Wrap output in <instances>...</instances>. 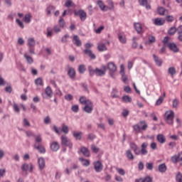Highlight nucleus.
<instances>
[{
  "instance_id": "f257e3e1",
  "label": "nucleus",
  "mask_w": 182,
  "mask_h": 182,
  "mask_svg": "<svg viewBox=\"0 0 182 182\" xmlns=\"http://www.w3.org/2000/svg\"><path fill=\"white\" fill-rule=\"evenodd\" d=\"M130 149L132 150H133V151L134 152V154H136V156H140V154H142V156H146V154H147V153H149V151H147V146H149V144H147V142H144L141 147V150L140 149H139V146H137V144H136V143L134 142H131L130 144Z\"/></svg>"
},
{
  "instance_id": "f03ea898",
  "label": "nucleus",
  "mask_w": 182,
  "mask_h": 182,
  "mask_svg": "<svg viewBox=\"0 0 182 182\" xmlns=\"http://www.w3.org/2000/svg\"><path fill=\"white\" fill-rule=\"evenodd\" d=\"M27 44L28 46L29 53L31 55H36L35 53V46H36V41L33 38H28L27 39Z\"/></svg>"
},
{
  "instance_id": "7ed1b4c3",
  "label": "nucleus",
  "mask_w": 182,
  "mask_h": 182,
  "mask_svg": "<svg viewBox=\"0 0 182 182\" xmlns=\"http://www.w3.org/2000/svg\"><path fill=\"white\" fill-rule=\"evenodd\" d=\"M165 122L168 124H173L174 123V112L167 111L165 113Z\"/></svg>"
},
{
  "instance_id": "20e7f679",
  "label": "nucleus",
  "mask_w": 182,
  "mask_h": 182,
  "mask_svg": "<svg viewBox=\"0 0 182 182\" xmlns=\"http://www.w3.org/2000/svg\"><path fill=\"white\" fill-rule=\"evenodd\" d=\"M61 144L62 146L69 147V149H72V147H73V144H72L70 139H68L65 135L61 136Z\"/></svg>"
},
{
  "instance_id": "39448f33",
  "label": "nucleus",
  "mask_w": 182,
  "mask_h": 182,
  "mask_svg": "<svg viewBox=\"0 0 182 182\" xmlns=\"http://www.w3.org/2000/svg\"><path fill=\"white\" fill-rule=\"evenodd\" d=\"M172 163H180V166L182 167V152L179 153L178 155H175L171 157Z\"/></svg>"
},
{
  "instance_id": "423d86ee",
  "label": "nucleus",
  "mask_w": 182,
  "mask_h": 182,
  "mask_svg": "<svg viewBox=\"0 0 182 182\" xmlns=\"http://www.w3.org/2000/svg\"><path fill=\"white\" fill-rule=\"evenodd\" d=\"M94 168L97 173H100L103 170V164L100 161L94 162Z\"/></svg>"
},
{
  "instance_id": "0eeeda50",
  "label": "nucleus",
  "mask_w": 182,
  "mask_h": 182,
  "mask_svg": "<svg viewBox=\"0 0 182 182\" xmlns=\"http://www.w3.org/2000/svg\"><path fill=\"white\" fill-rule=\"evenodd\" d=\"M75 15L80 16L81 21H86V18H87V14L83 10L75 11Z\"/></svg>"
},
{
  "instance_id": "6e6552de",
  "label": "nucleus",
  "mask_w": 182,
  "mask_h": 182,
  "mask_svg": "<svg viewBox=\"0 0 182 182\" xmlns=\"http://www.w3.org/2000/svg\"><path fill=\"white\" fill-rule=\"evenodd\" d=\"M166 48H168V49H170L174 53H177L180 50V48H178V46H177L176 43H169Z\"/></svg>"
},
{
  "instance_id": "1a4fd4ad",
  "label": "nucleus",
  "mask_w": 182,
  "mask_h": 182,
  "mask_svg": "<svg viewBox=\"0 0 182 182\" xmlns=\"http://www.w3.org/2000/svg\"><path fill=\"white\" fill-rule=\"evenodd\" d=\"M84 112L85 113L90 114L92 112H93V103H92V101L90 102V104L85 105V106L83 108Z\"/></svg>"
},
{
  "instance_id": "9d476101",
  "label": "nucleus",
  "mask_w": 182,
  "mask_h": 182,
  "mask_svg": "<svg viewBox=\"0 0 182 182\" xmlns=\"http://www.w3.org/2000/svg\"><path fill=\"white\" fill-rule=\"evenodd\" d=\"M73 43H74V45H75V46H77L78 48H80V46H82V41H80V38L77 35L73 36Z\"/></svg>"
},
{
  "instance_id": "9b49d317",
  "label": "nucleus",
  "mask_w": 182,
  "mask_h": 182,
  "mask_svg": "<svg viewBox=\"0 0 182 182\" xmlns=\"http://www.w3.org/2000/svg\"><path fill=\"white\" fill-rule=\"evenodd\" d=\"M46 95L48 96V97H50V98L53 96V92H52V88L48 86L46 88L45 93L42 94L43 99H45Z\"/></svg>"
},
{
  "instance_id": "f8f14e48",
  "label": "nucleus",
  "mask_w": 182,
  "mask_h": 182,
  "mask_svg": "<svg viewBox=\"0 0 182 182\" xmlns=\"http://www.w3.org/2000/svg\"><path fill=\"white\" fill-rule=\"evenodd\" d=\"M68 75L70 79L76 77V70L72 67H68Z\"/></svg>"
},
{
  "instance_id": "ddd939ff",
  "label": "nucleus",
  "mask_w": 182,
  "mask_h": 182,
  "mask_svg": "<svg viewBox=\"0 0 182 182\" xmlns=\"http://www.w3.org/2000/svg\"><path fill=\"white\" fill-rule=\"evenodd\" d=\"M33 147L34 149H36V150H38L41 154H45V153H46V149H45V147L39 144H34Z\"/></svg>"
},
{
  "instance_id": "4468645a",
  "label": "nucleus",
  "mask_w": 182,
  "mask_h": 182,
  "mask_svg": "<svg viewBox=\"0 0 182 182\" xmlns=\"http://www.w3.org/2000/svg\"><path fill=\"white\" fill-rule=\"evenodd\" d=\"M107 68L112 73H113L116 72V70H117V67L116 66V64L114 63H112V62L108 63Z\"/></svg>"
},
{
  "instance_id": "2eb2a0df",
  "label": "nucleus",
  "mask_w": 182,
  "mask_h": 182,
  "mask_svg": "<svg viewBox=\"0 0 182 182\" xmlns=\"http://www.w3.org/2000/svg\"><path fill=\"white\" fill-rule=\"evenodd\" d=\"M50 149L52 151H58V150L60 149V145H59V143H58V141H54L50 144Z\"/></svg>"
},
{
  "instance_id": "dca6fc26",
  "label": "nucleus",
  "mask_w": 182,
  "mask_h": 182,
  "mask_svg": "<svg viewBox=\"0 0 182 182\" xmlns=\"http://www.w3.org/2000/svg\"><path fill=\"white\" fill-rule=\"evenodd\" d=\"M164 22H166V21L163 20L161 18H156L154 21V23L156 26H161L164 25Z\"/></svg>"
},
{
  "instance_id": "f3484780",
  "label": "nucleus",
  "mask_w": 182,
  "mask_h": 182,
  "mask_svg": "<svg viewBox=\"0 0 182 182\" xmlns=\"http://www.w3.org/2000/svg\"><path fill=\"white\" fill-rule=\"evenodd\" d=\"M134 29L136 31L137 33H143V27L140 23H135L134 24Z\"/></svg>"
},
{
  "instance_id": "a211bd4d",
  "label": "nucleus",
  "mask_w": 182,
  "mask_h": 182,
  "mask_svg": "<svg viewBox=\"0 0 182 182\" xmlns=\"http://www.w3.org/2000/svg\"><path fill=\"white\" fill-rule=\"evenodd\" d=\"M156 140L161 144H164V143H166V136H164V135H163L162 134H159L156 136Z\"/></svg>"
},
{
  "instance_id": "6ab92c4d",
  "label": "nucleus",
  "mask_w": 182,
  "mask_h": 182,
  "mask_svg": "<svg viewBox=\"0 0 182 182\" xmlns=\"http://www.w3.org/2000/svg\"><path fill=\"white\" fill-rule=\"evenodd\" d=\"M85 55H87L91 59H96V55L93 53L92 50L90 49H85L84 50Z\"/></svg>"
},
{
  "instance_id": "aec40b11",
  "label": "nucleus",
  "mask_w": 182,
  "mask_h": 182,
  "mask_svg": "<svg viewBox=\"0 0 182 182\" xmlns=\"http://www.w3.org/2000/svg\"><path fill=\"white\" fill-rule=\"evenodd\" d=\"M79 102L80 103H81V105H90L91 101L86 99V97L82 96L81 97H80Z\"/></svg>"
},
{
  "instance_id": "412c9836",
  "label": "nucleus",
  "mask_w": 182,
  "mask_h": 182,
  "mask_svg": "<svg viewBox=\"0 0 182 182\" xmlns=\"http://www.w3.org/2000/svg\"><path fill=\"white\" fill-rule=\"evenodd\" d=\"M80 151L82 153L83 156H85V157H90V152L87 148L82 146L80 149Z\"/></svg>"
},
{
  "instance_id": "4be33fe9",
  "label": "nucleus",
  "mask_w": 182,
  "mask_h": 182,
  "mask_svg": "<svg viewBox=\"0 0 182 182\" xmlns=\"http://www.w3.org/2000/svg\"><path fill=\"white\" fill-rule=\"evenodd\" d=\"M38 161L40 170H43V168H45V159L41 157L38 159Z\"/></svg>"
},
{
  "instance_id": "5701e85b",
  "label": "nucleus",
  "mask_w": 182,
  "mask_h": 182,
  "mask_svg": "<svg viewBox=\"0 0 182 182\" xmlns=\"http://www.w3.org/2000/svg\"><path fill=\"white\" fill-rule=\"evenodd\" d=\"M97 5L100 8L101 11H107V6L106 5H105V4L103 3V1L102 0L97 1Z\"/></svg>"
},
{
  "instance_id": "b1692460",
  "label": "nucleus",
  "mask_w": 182,
  "mask_h": 182,
  "mask_svg": "<svg viewBox=\"0 0 182 182\" xmlns=\"http://www.w3.org/2000/svg\"><path fill=\"white\" fill-rule=\"evenodd\" d=\"M80 161H81L82 166L85 167H89L90 166V161L85 159L84 158H80Z\"/></svg>"
},
{
  "instance_id": "393cba45",
  "label": "nucleus",
  "mask_w": 182,
  "mask_h": 182,
  "mask_svg": "<svg viewBox=\"0 0 182 182\" xmlns=\"http://www.w3.org/2000/svg\"><path fill=\"white\" fill-rule=\"evenodd\" d=\"M139 126L141 127V130H147V127H149V125L147 124V122L146 121H140L139 122Z\"/></svg>"
},
{
  "instance_id": "a878e982",
  "label": "nucleus",
  "mask_w": 182,
  "mask_h": 182,
  "mask_svg": "<svg viewBox=\"0 0 182 182\" xmlns=\"http://www.w3.org/2000/svg\"><path fill=\"white\" fill-rule=\"evenodd\" d=\"M153 58H154V60L155 63L157 65V66H161V63H163L161 61V59L159 58V57H157L156 55V54L153 55Z\"/></svg>"
},
{
  "instance_id": "bb28decb",
  "label": "nucleus",
  "mask_w": 182,
  "mask_h": 182,
  "mask_svg": "<svg viewBox=\"0 0 182 182\" xmlns=\"http://www.w3.org/2000/svg\"><path fill=\"white\" fill-rule=\"evenodd\" d=\"M107 5H108V6H107V11L114 9V4L113 3V1L107 0Z\"/></svg>"
},
{
  "instance_id": "cd10ccee",
  "label": "nucleus",
  "mask_w": 182,
  "mask_h": 182,
  "mask_svg": "<svg viewBox=\"0 0 182 182\" xmlns=\"http://www.w3.org/2000/svg\"><path fill=\"white\" fill-rule=\"evenodd\" d=\"M24 58H25V59L26 60L27 63L29 65H32V63H33V58L31 56H30L28 54L25 53L24 54Z\"/></svg>"
},
{
  "instance_id": "c85d7f7f",
  "label": "nucleus",
  "mask_w": 182,
  "mask_h": 182,
  "mask_svg": "<svg viewBox=\"0 0 182 182\" xmlns=\"http://www.w3.org/2000/svg\"><path fill=\"white\" fill-rule=\"evenodd\" d=\"M159 171L160 173H166L167 171V166H166L165 164H161L159 166Z\"/></svg>"
},
{
  "instance_id": "c756f323",
  "label": "nucleus",
  "mask_w": 182,
  "mask_h": 182,
  "mask_svg": "<svg viewBox=\"0 0 182 182\" xmlns=\"http://www.w3.org/2000/svg\"><path fill=\"white\" fill-rule=\"evenodd\" d=\"M157 11L158 14L161 16H164V14H166V12H168L167 9H164V7H159L157 9Z\"/></svg>"
},
{
  "instance_id": "7c9ffc66",
  "label": "nucleus",
  "mask_w": 182,
  "mask_h": 182,
  "mask_svg": "<svg viewBox=\"0 0 182 182\" xmlns=\"http://www.w3.org/2000/svg\"><path fill=\"white\" fill-rule=\"evenodd\" d=\"M139 4L142 6H145L146 9H150V5L147 4V0H139Z\"/></svg>"
},
{
  "instance_id": "2f4dec72",
  "label": "nucleus",
  "mask_w": 182,
  "mask_h": 182,
  "mask_svg": "<svg viewBox=\"0 0 182 182\" xmlns=\"http://www.w3.org/2000/svg\"><path fill=\"white\" fill-rule=\"evenodd\" d=\"M55 9H56V7L53 6H48L46 9L47 15L49 16L52 12L55 11Z\"/></svg>"
},
{
  "instance_id": "473e14b6",
  "label": "nucleus",
  "mask_w": 182,
  "mask_h": 182,
  "mask_svg": "<svg viewBox=\"0 0 182 182\" xmlns=\"http://www.w3.org/2000/svg\"><path fill=\"white\" fill-rule=\"evenodd\" d=\"M31 18H32V15H31V14H27L25 15L23 18V21L26 23H31Z\"/></svg>"
},
{
  "instance_id": "72a5a7b5",
  "label": "nucleus",
  "mask_w": 182,
  "mask_h": 182,
  "mask_svg": "<svg viewBox=\"0 0 182 182\" xmlns=\"http://www.w3.org/2000/svg\"><path fill=\"white\" fill-rule=\"evenodd\" d=\"M127 157L129 160H134V155L132 153V151L127 150L126 151Z\"/></svg>"
},
{
  "instance_id": "f704fd0d",
  "label": "nucleus",
  "mask_w": 182,
  "mask_h": 182,
  "mask_svg": "<svg viewBox=\"0 0 182 182\" xmlns=\"http://www.w3.org/2000/svg\"><path fill=\"white\" fill-rule=\"evenodd\" d=\"M64 6L66 8H70L72 6H75V4L73 3V1L72 0H66Z\"/></svg>"
},
{
  "instance_id": "c9c22d12",
  "label": "nucleus",
  "mask_w": 182,
  "mask_h": 182,
  "mask_svg": "<svg viewBox=\"0 0 182 182\" xmlns=\"http://www.w3.org/2000/svg\"><path fill=\"white\" fill-rule=\"evenodd\" d=\"M95 75L97 76H103L105 74V70H100L99 68H95Z\"/></svg>"
},
{
  "instance_id": "e433bc0d",
  "label": "nucleus",
  "mask_w": 182,
  "mask_h": 182,
  "mask_svg": "<svg viewBox=\"0 0 182 182\" xmlns=\"http://www.w3.org/2000/svg\"><path fill=\"white\" fill-rule=\"evenodd\" d=\"M82 132H73V135L75 136V138L77 140H82Z\"/></svg>"
},
{
  "instance_id": "4c0bfd02",
  "label": "nucleus",
  "mask_w": 182,
  "mask_h": 182,
  "mask_svg": "<svg viewBox=\"0 0 182 182\" xmlns=\"http://www.w3.org/2000/svg\"><path fill=\"white\" fill-rule=\"evenodd\" d=\"M61 132H63V133H65V134H68V133H69V127H68V125H65V124H63Z\"/></svg>"
},
{
  "instance_id": "58836bf2",
  "label": "nucleus",
  "mask_w": 182,
  "mask_h": 182,
  "mask_svg": "<svg viewBox=\"0 0 182 182\" xmlns=\"http://www.w3.org/2000/svg\"><path fill=\"white\" fill-rule=\"evenodd\" d=\"M78 72L79 73L83 74L85 72H86V67L85 65H80L78 66Z\"/></svg>"
},
{
  "instance_id": "ea45409f",
  "label": "nucleus",
  "mask_w": 182,
  "mask_h": 182,
  "mask_svg": "<svg viewBox=\"0 0 182 182\" xmlns=\"http://www.w3.org/2000/svg\"><path fill=\"white\" fill-rule=\"evenodd\" d=\"M164 97H166V92L164 93V97H160L159 99L156 100V105L160 106V105L163 103V100H164Z\"/></svg>"
},
{
  "instance_id": "a19ab883",
  "label": "nucleus",
  "mask_w": 182,
  "mask_h": 182,
  "mask_svg": "<svg viewBox=\"0 0 182 182\" xmlns=\"http://www.w3.org/2000/svg\"><path fill=\"white\" fill-rule=\"evenodd\" d=\"M36 144H41L42 143V136L41 134H38L35 136Z\"/></svg>"
},
{
  "instance_id": "79ce46f5",
  "label": "nucleus",
  "mask_w": 182,
  "mask_h": 182,
  "mask_svg": "<svg viewBox=\"0 0 182 182\" xmlns=\"http://www.w3.org/2000/svg\"><path fill=\"white\" fill-rule=\"evenodd\" d=\"M35 84L37 86H43V80L41 77H38L35 80Z\"/></svg>"
},
{
  "instance_id": "37998d69",
  "label": "nucleus",
  "mask_w": 182,
  "mask_h": 182,
  "mask_svg": "<svg viewBox=\"0 0 182 182\" xmlns=\"http://www.w3.org/2000/svg\"><path fill=\"white\" fill-rule=\"evenodd\" d=\"M58 23L60 28H65V25L66 24V23L65 22V19H63V17L60 16Z\"/></svg>"
},
{
  "instance_id": "c03bdc74",
  "label": "nucleus",
  "mask_w": 182,
  "mask_h": 182,
  "mask_svg": "<svg viewBox=\"0 0 182 182\" xmlns=\"http://www.w3.org/2000/svg\"><path fill=\"white\" fill-rule=\"evenodd\" d=\"M176 182H182V173L181 172H178L176 175Z\"/></svg>"
},
{
  "instance_id": "a18cd8bd",
  "label": "nucleus",
  "mask_w": 182,
  "mask_h": 182,
  "mask_svg": "<svg viewBox=\"0 0 182 182\" xmlns=\"http://www.w3.org/2000/svg\"><path fill=\"white\" fill-rule=\"evenodd\" d=\"M122 100L125 103H130V102H132V97H130L129 95H125L122 97Z\"/></svg>"
},
{
  "instance_id": "49530a36",
  "label": "nucleus",
  "mask_w": 182,
  "mask_h": 182,
  "mask_svg": "<svg viewBox=\"0 0 182 182\" xmlns=\"http://www.w3.org/2000/svg\"><path fill=\"white\" fill-rule=\"evenodd\" d=\"M168 41H170V37H168V36H166V37L164 38L163 42H164V46H165L166 48H167V46H168V45L169 43H171L168 42Z\"/></svg>"
},
{
  "instance_id": "de8ad7c7",
  "label": "nucleus",
  "mask_w": 182,
  "mask_h": 182,
  "mask_svg": "<svg viewBox=\"0 0 182 182\" xmlns=\"http://www.w3.org/2000/svg\"><path fill=\"white\" fill-rule=\"evenodd\" d=\"M177 32V28L176 27H171L168 31V35H174V33H176Z\"/></svg>"
},
{
  "instance_id": "09e8293b",
  "label": "nucleus",
  "mask_w": 182,
  "mask_h": 182,
  "mask_svg": "<svg viewBox=\"0 0 182 182\" xmlns=\"http://www.w3.org/2000/svg\"><path fill=\"white\" fill-rule=\"evenodd\" d=\"M119 40L120 41L121 43H126V37L122 33L119 34Z\"/></svg>"
},
{
  "instance_id": "8fccbe9b",
  "label": "nucleus",
  "mask_w": 182,
  "mask_h": 182,
  "mask_svg": "<svg viewBox=\"0 0 182 182\" xmlns=\"http://www.w3.org/2000/svg\"><path fill=\"white\" fill-rule=\"evenodd\" d=\"M98 49L100 52L107 50V48L106 47V45H105L103 43L98 46Z\"/></svg>"
},
{
  "instance_id": "3c124183",
  "label": "nucleus",
  "mask_w": 182,
  "mask_h": 182,
  "mask_svg": "<svg viewBox=\"0 0 182 182\" xmlns=\"http://www.w3.org/2000/svg\"><path fill=\"white\" fill-rule=\"evenodd\" d=\"M133 129L135 132H136V133H140V130H141L140 125L137 124L133 126Z\"/></svg>"
},
{
  "instance_id": "603ef678",
  "label": "nucleus",
  "mask_w": 182,
  "mask_h": 182,
  "mask_svg": "<svg viewBox=\"0 0 182 182\" xmlns=\"http://www.w3.org/2000/svg\"><path fill=\"white\" fill-rule=\"evenodd\" d=\"M168 73H169V75H171V76L176 75V68H174V67L169 68Z\"/></svg>"
},
{
  "instance_id": "864d4df0",
  "label": "nucleus",
  "mask_w": 182,
  "mask_h": 182,
  "mask_svg": "<svg viewBox=\"0 0 182 182\" xmlns=\"http://www.w3.org/2000/svg\"><path fill=\"white\" fill-rule=\"evenodd\" d=\"M23 125L25 127H29L31 126V123L29 122V121H28V119L24 118L23 121Z\"/></svg>"
},
{
  "instance_id": "5fc2aeb1",
  "label": "nucleus",
  "mask_w": 182,
  "mask_h": 182,
  "mask_svg": "<svg viewBox=\"0 0 182 182\" xmlns=\"http://www.w3.org/2000/svg\"><path fill=\"white\" fill-rule=\"evenodd\" d=\"M29 168V165L28 164H24L22 166H21V170L23 171H25V173H26L28 171V169Z\"/></svg>"
},
{
  "instance_id": "6e6d98bb",
  "label": "nucleus",
  "mask_w": 182,
  "mask_h": 182,
  "mask_svg": "<svg viewBox=\"0 0 182 182\" xmlns=\"http://www.w3.org/2000/svg\"><path fill=\"white\" fill-rule=\"evenodd\" d=\"M91 149L93 153H99V148H97L95 144L91 145Z\"/></svg>"
},
{
  "instance_id": "4d7b16f0",
  "label": "nucleus",
  "mask_w": 182,
  "mask_h": 182,
  "mask_svg": "<svg viewBox=\"0 0 182 182\" xmlns=\"http://www.w3.org/2000/svg\"><path fill=\"white\" fill-rule=\"evenodd\" d=\"M71 110H73V112H74V113H77V112H79V105H73L71 107Z\"/></svg>"
},
{
  "instance_id": "13d9d810",
  "label": "nucleus",
  "mask_w": 182,
  "mask_h": 182,
  "mask_svg": "<svg viewBox=\"0 0 182 182\" xmlns=\"http://www.w3.org/2000/svg\"><path fill=\"white\" fill-rule=\"evenodd\" d=\"M65 100H68L70 102V100H73V95L70 94H67L65 95Z\"/></svg>"
},
{
  "instance_id": "bf43d9fd",
  "label": "nucleus",
  "mask_w": 182,
  "mask_h": 182,
  "mask_svg": "<svg viewBox=\"0 0 182 182\" xmlns=\"http://www.w3.org/2000/svg\"><path fill=\"white\" fill-rule=\"evenodd\" d=\"M117 171L120 176H124V174H126V171H124L123 168H117Z\"/></svg>"
},
{
  "instance_id": "052dcab7",
  "label": "nucleus",
  "mask_w": 182,
  "mask_h": 182,
  "mask_svg": "<svg viewBox=\"0 0 182 182\" xmlns=\"http://www.w3.org/2000/svg\"><path fill=\"white\" fill-rule=\"evenodd\" d=\"M137 40V38L134 37L132 38L133 43H132V48L134 49H136V48H137V42H136V41Z\"/></svg>"
},
{
  "instance_id": "680f3d73",
  "label": "nucleus",
  "mask_w": 182,
  "mask_h": 182,
  "mask_svg": "<svg viewBox=\"0 0 182 182\" xmlns=\"http://www.w3.org/2000/svg\"><path fill=\"white\" fill-rule=\"evenodd\" d=\"M105 29V26H101L100 28H98L97 29H96L95 31V33H102V31H103Z\"/></svg>"
},
{
  "instance_id": "e2e57ef3",
  "label": "nucleus",
  "mask_w": 182,
  "mask_h": 182,
  "mask_svg": "<svg viewBox=\"0 0 182 182\" xmlns=\"http://www.w3.org/2000/svg\"><path fill=\"white\" fill-rule=\"evenodd\" d=\"M87 139L89 140L93 141V140H95V139H96V135L95 134H92V133L89 134Z\"/></svg>"
},
{
  "instance_id": "0e129e2a",
  "label": "nucleus",
  "mask_w": 182,
  "mask_h": 182,
  "mask_svg": "<svg viewBox=\"0 0 182 182\" xmlns=\"http://www.w3.org/2000/svg\"><path fill=\"white\" fill-rule=\"evenodd\" d=\"M44 123L45 124H50V117L49 116L44 118Z\"/></svg>"
},
{
  "instance_id": "69168bd1",
  "label": "nucleus",
  "mask_w": 182,
  "mask_h": 182,
  "mask_svg": "<svg viewBox=\"0 0 182 182\" xmlns=\"http://www.w3.org/2000/svg\"><path fill=\"white\" fill-rule=\"evenodd\" d=\"M145 182H153V178L151 176H146L144 178Z\"/></svg>"
},
{
  "instance_id": "338daca9",
  "label": "nucleus",
  "mask_w": 182,
  "mask_h": 182,
  "mask_svg": "<svg viewBox=\"0 0 182 182\" xmlns=\"http://www.w3.org/2000/svg\"><path fill=\"white\" fill-rule=\"evenodd\" d=\"M146 167L147 170H153V163L147 162L146 164Z\"/></svg>"
},
{
  "instance_id": "774afa93",
  "label": "nucleus",
  "mask_w": 182,
  "mask_h": 182,
  "mask_svg": "<svg viewBox=\"0 0 182 182\" xmlns=\"http://www.w3.org/2000/svg\"><path fill=\"white\" fill-rule=\"evenodd\" d=\"M122 75V81L124 82V83H127V75H126V74H121Z\"/></svg>"
}]
</instances>
